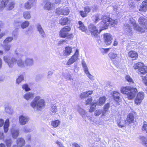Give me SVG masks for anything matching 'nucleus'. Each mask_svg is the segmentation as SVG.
Here are the masks:
<instances>
[{"label": "nucleus", "instance_id": "nucleus-53", "mask_svg": "<svg viewBox=\"0 0 147 147\" xmlns=\"http://www.w3.org/2000/svg\"><path fill=\"white\" fill-rule=\"evenodd\" d=\"M92 101V98L91 97H89L85 102V104L86 105L90 104L91 103Z\"/></svg>", "mask_w": 147, "mask_h": 147}, {"label": "nucleus", "instance_id": "nucleus-46", "mask_svg": "<svg viewBox=\"0 0 147 147\" xmlns=\"http://www.w3.org/2000/svg\"><path fill=\"white\" fill-rule=\"evenodd\" d=\"M24 78L23 75H21L19 76L16 80V83L19 84L22 81L24 80Z\"/></svg>", "mask_w": 147, "mask_h": 147}, {"label": "nucleus", "instance_id": "nucleus-16", "mask_svg": "<svg viewBox=\"0 0 147 147\" xmlns=\"http://www.w3.org/2000/svg\"><path fill=\"white\" fill-rule=\"evenodd\" d=\"M25 67H30L34 64V60L32 58H26L24 60Z\"/></svg>", "mask_w": 147, "mask_h": 147}, {"label": "nucleus", "instance_id": "nucleus-62", "mask_svg": "<svg viewBox=\"0 0 147 147\" xmlns=\"http://www.w3.org/2000/svg\"><path fill=\"white\" fill-rule=\"evenodd\" d=\"M53 72L51 71H49L48 72L47 76L49 78H50L51 76L52 75Z\"/></svg>", "mask_w": 147, "mask_h": 147}, {"label": "nucleus", "instance_id": "nucleus-8", "mask_svg": "<svg viewBox=\"0 0 147 147\" xmlns=\"http://www.w3.org/2000/svg\"><path fill=\"white\" fill-rule=\"evenodd\" d=\"M79 55V51L78 50H76L74 54L68 59L66 63V65H70L76 61L78 59Z\"/></svg>", "mask_w": 147, "mask_h": 147}, {"label": "nucleus", "instance_id": "nucleus-23", "mask_svg": "<svg viewBox=\"0 0 147 147\" xmlns=\"http://www.w3.org/2000/svg\"><path fill=\"white\" fill-rule=\"evenodd\" d=\"M57 109L56 106H52L50 108L49 113L51 115H54L57 112Z\"/></svg>", "mask_w": 147, "mask_h": 147}, {"label": "nucleus", "instance_id": "nucleus-51", "mask_svg": "<svg viewBox=\"0 0 147 147\" xmlns=\"http://www.w3.org/2000/svg\"><path fill=\"white\" fill-rule=\"evenodd\" d=\"M102 110L99 109L96 110L94 112V115L95 116H98L102 113Z\"/></svg>", "mask_w": 147, "mask_h": 147}, {"label": "nucleus", "instance_id": "nucleus-39", "mask_svg": "<svg viewBox=\"0 0 147 147\" xmlns=\"http://www.w3.org/2000/svg\"><path fill=\"white\" fill-rule=\"evenodd\" d=\"M3 47L5 51H9L10 49L11 45L7 43H3Z\"/></svg>", "mask_w": 147, "mask_h": 147}, {"label": "nucleus", "instance_id": "nucleus-26", "mask_svg": "<svg viewBox=\"0 0 147 147\" xmlns=\"http://www.w3.org/2000/svg\"><path fill=\"white\" fill-rule=\"evenodd\" d=\"M128 56L131 58H135L134 60L135 59L138 57V54L136 52L134 51H129L128 54Z\"/></svg>", "mask_w": 147, "mask_h": 147}, {"label": "nucleus", "instance_id": "nucleus-41", "mask_svg": "<svg viewBox=\"0 0 147 147\" xmlns=\"http://www.w3.org/2000/svg\"><path fill=\"white\" fill-rule=\"evenodd\" d=\"M30 23L28 21H26L22 23L21 24V27L23 29L28 27Z\"/></svg>", "mask_w": 147, "mask_h": 147}, {"label": "nucleus", "instance_id": "nucleus-58", "mask_svg": "<svg viewBox=\"0 0 147 147\" xmlns=\"http://www.w3.org/2000/svg\"><path fill=\"white\" fill-rule=\"evenodd\" d=\"M99 20H100V16L98 15H96L95 16V19L94 22L97 23Z\"/></svg>", "mask_w": 147, "mask_h": 147}, {"label": "nucleus", "instance_id": "nucleus-40", "mask_svg": "<svg viewBox=\"0 0 147 147\" xmlns=\"http://www.w3.org/2000/svg\"><path fill=\"white\" fill-rule=\"evenodd\" d=\"M125 80L130 84H133L134 83V81L131 77L129 75H127L125 77Z\"/></svg>", "mask_w": 147, "mask_h": 147}, {"label": "nucleus", "instance_id": "nucleus-38", "mask_svg": "<svg viewBox=\"0 0 147 147\" xmlns=\"http://www.w3.org/2000/svg\"><path fill=\"white\" fill-rule=\"evenodd\" d=\"M69 12V9L67 7L64 8L63 10H61L60 13L62 15H64L68 14Z\"/></svg>", "mask_w": 147, "mask_h": 147}, {"label": "nucleus", "instance_id": "nucleus-31", "mask_svg": "<svg viewBox=\"0 0 147 147\" xmlns=\"http://www.w3.org/2000/svg\"><path fill=\"white\" fill-rule=\"evenodd\" d=\"M131 88V87L128 86L122 87L121 89V92L122 93L127 95Z\"/></svg>", "mask_w": 147, "mask_h": 147}, {"label": "nucleus", "instance_id": "nucleus-52", "mask_svg": "<svg viewBox=\"0 0 147 147\" xmlns=\"http://www.w3.org/2000/svg\"><path fill=\"white\" fill-rule=\"evenodd\" d=\"M95 105V104H93L91 105L90 108L89 110V112H92L95 110L96 105Z\"/></svg>", "mask_w": 147, "mask_h": 147}, {"label": "nucleus", "instance_id": "nucleus-29", "mask_svg": "<svg viewBox=\"0 0 147 147\" xmlns=\"http://www.w3.org/2000/svg\"><path fill=\"white\" fill-rule=\"evenodd\" d=\"M23 16L24 19L26 20L30 19L31 17V15L30 11H25L23 13Z\"/></svg>", "mask_w": 147, "mask_h": 147}, {"label": "nucleus", "instance_id": "nucleus-44", "mask_svg": "<svg viewBox=\"0 0 147 147\" xmlns=\"http://www.w3.org/2000/svg\"><path fill=\"white\" fill-rule=\"evenodd\" d=\"M22 88L26 91H28L30 90L31 89L29 87L28 85L26 84H23L22 86Z\"/></svg>", "mask_w": 147, "mask_h": 147}, {"label": "nucleus", "instance_id": "nucleus-7", "mask_svg": "<svg viewBox=\"0 0 147 147\" xmlns=\"http://www.w3.org/2000/svg\"><path fill=\"white\" fill-rule=\"evenodd\" d=\"M15 4L14 1H9V0H2L1 7L3 8H5L7 10H10L14 7Z\"/></svg>", "mask_w": 147, "mask_h": 147}, {"label": "nucleus", "instance_id": "nucleus-12", "mask_svg": "<svg viewBox=\"0 0 147 147\" xmlns=\"http://www.w3.org/2000/svg\"><path fill=\"white\" fill-rule=\"evenodd\" d=\"M138 92L137 89L131 88L127 94V98L129 100H132L135 97L136 94Z\"/></svg>", "mask_w": 147, "mask_h": 147}, {"label": "nucleus", "instance_id": "nucleus-28", "mask_svg": "<svg viewBox=\"0 0 147 147\" xmlns=\"http://www.w3.org/2000/svg\"><path fill=\"white\" fill-rule=\"evenodd\" d=\"M63 75L68 80L71 81L73 80L71 74L69 73L68 71H66L64 72L63 74Z\"/></svg>", "mask_w": 147, "mask_h": 147}, {"label": "nucleus", "instance_id": "nucleus-61", "mask_svg": "<svg viewBox=\"0 0 147 147\" xmlns=\"http://www.w3.org/2000/svg\"><path fill=\"white\" fill-rule=\"evenodd\" d=\"M84 71L85 74H86L89 73L88 71V68L87 67L84 68Z\"/></svg>", "mask_w": 147, "mask_h": 147}, {"label": "nucleus", "instance_id": "nucleus-19", "mask_svg": "<svg viewBox=\"0 0 147 147\" xmlns=\"http://www.w3.org/2000/svg\"><path fill=\"white\" fill-rule=\"evenodd\" d=\"M139 11H145L147 10V0H144L142 3V6L139 9Z\"/></svg>", "mask_w": 147, "mask_h": 147}, {"label": "nucleus", "instance_id": "nucleus-13", "mask_svg": "<svg viewBox=\"0 0 147 147\" xmlns=\"http://www.w3.org/2000/svg\"><path fill=\"white\" fill-rule=\"evenodd\" d=\"M29 118L23 115L20 116L19 118V122L21 125H24L27 123L29 120Z\"/></svg>", "mask_w": 147, "mask_h": 147}, {"label": "nucleus", "instance_id": "nucleus-17", "mask_svg": "<svg viewBox=\"0 0 147 147\" xmlns=\"http://www.w3.org/2000/svg\"><path fill=\"white\" fill-rule=\"evenodd\" d=\"M11 134L13 138H16L19 135L18 129L16 127L12 128L11 129Z\"/></svg>", "mask_w": 147, "mask_h": 147}, {"label": "nucleus", "instance_id": "nucleus-48", "mask_svg": "<svg viewBox=\"0 0 147 147\" xmlns=\"http://www.w3.org/2000/svg\"><path fill=\"white\" fill-rule=\"evenodd\" d=\"M13 40V38L12 37H7L4 41L3 43H7L9 42H10Z\"/></svg>", "mask_w": 147, "mask_h": 147}, {"label": "nucleus", "instance_id": "nucleus-42", "mask_svg": "<svg viewBox=\"0 0 147 147\" xmlns=\"http://www.w3.org/2000/svg\"><path fill=\"white\" fill-rule=\"evenodd\" d=\"M5 111L9 114H11L13 113V110L11 108L8 106H6L5 107Z\"/></svg>", "mask_w": 147, "mask_h": 147}, {"label": "nucleus", "instance_id": "nucleus-55", "mask_svg": "<svg viewBox=\"0 0 147 147\" xmlns=\"http://www.w3.org/2000/svg\"><path fill=\"white\" fill-rule=\"evenodd\" d=\"M84 10L85 12L87 14L90 11L91 9L89 7L86 6L84 8Z\"/></svg>", "mask_w": 147, "mask_h": 147}, {"label": "nucleus", "instance_id": "nucleus-14", "mask_svg": "<svg viewBox=\"0 0 147 147\" xmlns=\"http://www.w3.org/2000/svg\"><path fill=\"white\" fill-rule=\"evenodd\" d=\"M72 49L71 47H66L63 51V55L65 57H67L71 55L72 52Z\"/></svg>", "mask_w": 147, "mask_h": 147}, {"label": "nucleus", "instance_id": "nucleus-27", "mask_svg": "<svg viewBox=\"0 0 147 147\" xmlns=\"http://www.w3.org/2000/svg\"><path fill=\"white\" fill-rule=\"evenodd\" d=\"M106 98L105 96H102L100 98L96 103V104L99 105H102L105 102Z\"/></svg>", "mask_w": 147, "mask_h": 147}, {"label": "nucleus", "instance_id": "nucleus-50", "mask_svg": "<svg viewBox=\"0 0 147 147\" xmlns=\"http://www.w3.org/2000/svg\"><path fill=\"white\" fill-rule=\"evenodd\" d=\"M142 129L143 131H145L147 133V122L146 121L144 122V125L142 127Z\"/></svg>", "mask_w": 147, "mask_h": 147}, {"label": "nucleus", "instance_id": "nucleus-24", "mask_svg": "<svg viewBox=\"0 0 147 147\" xmlns=\"http://www.w3.org/2000/svg\"><path fill=\"white\" fill-rule=\"evenodd\" d=\"M113 94L114 100L117 102H120L121 100L120 97V94L117 92H114Z\"/></svg>", "mask_w": 147, "mask_h": 147}, {"label": "nucleus", "instance_id": "nucleus-5", "mask_svg": "<svg viewBox=\"0 0 147 147\" xmlns=\"http://www.w3.org/2000/svg\"><path fill=\"white\" fill-rule=\"evenodd\" d=\"M133 67L135 69H138L137 72L141 76L147 73V67L142 63L138 62L134 64Z\"/></svg>", "mask_w": 147, "mask_h": 147}, {"label": "nucleus", "instance_id": "nucleus-63", "mask_svg": "<svg viewBox=\"0 0 147 147\" xmlns=\"http://www.w3.org/2000/svg\"><path fill=\"white\" fill-rule=\"evenodd\" d=\"M82 65L83 68L87 67L86 64L84 61H82Z\"/></svg>", "mask_w": 147, "mask_h": 147}, {"label": "nucleus", "instance_id": "nucleus-11", "mask_svg": "<svg viewBox=\"0 0 147 147\" xmlns=\"http://www.w3.org/2000/svg\"><path fill=\"white\" fill-rule=\"evenodd\" d=\"M104 42L107 45H110L112 43L113 38L109 33H105L104 35Z\"/></svg>", "mask_w": 147, "mask_h": 147}, {"label": "nucleus", "instance_id": "nucleus-9", "mask_svg": "<svg viewBox=\"0 0 147 147\" xmlns=\"http://www.w3.org/2000/svg\"><path fill=\"white\" fill-rule=\"evenodd\" d=\"M88 30L90 32L92 36L96 37L100 32L96 26L93 24H90L88 26Z\"/></svg>", "mask_w": 147, "mask_h": 147}, {"label": "nucleus", "instance_id": "nucleus-33", "mask_svg": "<svg viewBox=\"0 0 147 147\" xmlns=\"http://www.w3.org/2000/svg\"><path fill=\"white\" fill-rule=\"evenodd\" d=\"M60 123V121L59 120L52 121L51 123V125L53 127L56 128L58 127Z\"/></svg>", "mask_w": 147, "mask_h": 147}, {"label": "nucleus", "instance_id": "nucleus-60", "mask_svg": "<svg viewBox=\"0 0 147 147\" xmlns=\"http://www.w3.org/2000/svg\"><path fill=\"white\" fill-rule=\"evenodd\" d=\"M73 147H83L82 145H80L76 143H73L72 144Z\"/></svg>", "mask_w": 147, "mask_h": 147}, {"label": "nucleus", "instance_id": "nucleus-3", "mask_svg": "<svg viewBox=\"0 0 147 147\" xmlns=\"http://www.w3.org/2000/svg\"><path fill=\"white\" fill-rule=\"evenodd\" d=\"M30 106L34 109L40 111L43 109L45 106V101L40 97L37 96L35 97L30 103Z\"/></svg>", "mask_w": 147, "mask_h": 147}, {"label": "nucleus", "instance_id": "nucleus-1", "mask_svg": "<svg viewBox=\"0 0 147 147\" xmlns=\"http://www.w3.org/2000/svg\"><path fill=\"white\" fill-rule=\"evenodd\" d=\"M138 21L140 26L136 24V21L133 18H130L129 19V24L132 25L135 30L141 33L146 32L147 26L145 24L146 20L143 17H140Z\"/></svg>", "mask_w": 147, "mask_h": 147}, {"label": "nucleus", "instance_id": "nucleus-30", "mask_svg": "<svg viewBox=\"0 0 147 147\" xmlns=\"http://www.w3.org/2000/svg\"><path fill=\"white\" fill-rule=\"evenodd\" d=\"M69 19L67 18H62L59 20V24L62 25H64L67 24Z\"/></svg>", "mask_w": 147, "mask_h": 147}, {"label": "nucleus", "instance_id": "nucleus-64", "mask_svg": "<svg viewBox=\"0 0 147 147\" xmlns=\"http://www.w3.org/2000/svg\"><path fill=\"white\" fill-rule=\"evenodd\" d=\"M5 35V32H2L0 33V39L2 38V37Z\"/></svg>", "mask_w": 147, "mask_h": 147}, {"label": "nucleus", "instance_id": "nucleus-2", "mask_svg": "<svg viewBox=\"0 0 147 147\" xmlns=\"http://www.w3.org/2000/svg\"><path fill=\"white\" fill-rule=\"evenodd\" d=\"M3 60L7 63L9 67H12L14 64L17 63L18 66L20 67H25L24 61L21 59L17 60L14 57H11L8 55H5L3 57Z\"/></svg>", "mask_w": 147, "mask_h": 147}, {"label": "nucleus", "instance_id": "nucleus-18", "mask_svg": "<svg viewBox=\"0 0 147 147\" xmlns=\"http://www.w3.org/2000/svg\"><path fill=\"white\" fill-rule=\"evenodd\" d=\"M35 0H29L24 4L25 7L28 9H30L33 5Z\"/></svg>", "mask_w": 147, "mask_h": 147}, {"label": "nucleus", "instance_id": "nucleus-56", "mask_svg": "<svg viewBox=\"0 0 147 147\" xmlns=\"http://www.w3.org/2000/svg\"><path fill=\"white\" fill-rule=\"evenodd\" d=\"M86 75L91 80H94V77L90 73L86 74Z\"/></svg>", "mask_w": 147, "mask_h": 147}, {"label": "nucleus", "instance_id": "nucleus-43", "mask_svg": "<svg viewBox=\"0 0 147 147\" xmlns=\"http://www.w3.org/2000/svg\"><path fill=\"white\" fill-rule=\"evenodd\" d=\"M12 140L11 139H7L5 141V142L7 147H10L12 143Z\"/></svg>", "mask_w": 147, "mask_h": 147}, {"label": "nucleus", "instance_id": "nucleus-25", "mask_svg": "<svg viewBox=\"0 0 147 147\" xmlns=\"http://www.w3.org/2000/svg\"><path fill=\"white\" fill-rule=\"evenodd\" d=\"M52 6L53 4L50 1V0H47L44 6L45 8L47 10H49L52 8Z\"/></svg>", "mask_w": 147, "mask_h": 147}, {"label": "nucleus", "instance_id": "nucleus-45", "mask_svg": "<svg viewBox=\"0 0 147 147\" xmlns=\"http://www.w3.org/2000/svg\"><path fill=\"white\" fill-rule=\"evenodd\" d=\"M124 26L127 32L129 33L131 32L132 29L129 24L126 23L124 24Z\"/></svg>", "mask_w": 147, "mask_h": 147}, {"label": "nucleus", "instance_id": "nucleus-4", "mask_svg": "<svg viewBox=\"0 0 147 147\" xmlns=\"http://www.w3.org/2000/svg\"><path fill=\"white\" fill-rule=\"evenodd\" d=\"M102 20V22L101 24H102L103 26L100 29V32L103 30L107 29V27L109 25H113L114 23H115V20L105 15L103 16Z\"/></svg>", "mask_w": 147, "mask_h": 147}, {"label": "nucleus", "instance_id": "nucleus-37", "mask_svg": "<svg viewBox=\"0 0 147 147\" xmlns=\"http://www.w3.org/2000/svg\"><path fill=\"white\" fill-rule=\"evenodd\" d=\"M78 24L79 25V28L83 32H85L86 31L87 29L84 26V24L81 21L78 22Z\"/></svg>", "mask_w": 147, "mask_h": 147}, {"label": "nucleus", "instance_id": "nucleus-49", "mask_svg": "<svg viewBox=\"0 0 147 147\" xmlns=\"http://www.w3.org/2000/svg\"><path fill=\"white\" fill-rule=\"evenodd\" d=\"M108 55L110 59H113L117 57V55L116 54L111 53L109 54Z\"/></svg>", "mask_w": 147, "mask_h": 147}, {"label": "nucleus", "instance_id": "nucleus-34", "mask_svg": "<svg viewBox=\"0 0 147 147\" xmlns=\"http://www.w3.org/2000/svg\"><path fill=\"white\" fill-rule=\"evenodd\" d=\"M17 143L19 146H22L25 144V141L23 138H20L18 139Z\"/></svg>", "mask_w": 147, "mask_h": 147}, {"label": "nucleus", "instance_id": "nucleus-32", "mask_svg": "<svg viewBox=\"0 0 147 147\" xmlns=\"http://www.w3.org/2000/svg\"><path fill=\"white\" fill-rule=\"evenodd\" d=\"M78 110L80 115L83 117L84 118L86 117V112L84 109L82 108L78 107Z\"/></svg>", "mask_w": 147, "mask_h": 147}, {"label": "nucleus", "instance_id": "nucleus-59", "mask_svg": "<svg viewBox=\"0 0 147 147\" xmlns=\"http://www.w3.org/2000/svg\"><path fill=\"white\" fill-rule=\"evenodd\" d=\"M56 143L59 146V147H64L61 143L58 141L56 142Z\"/></svg>", "mask_w": 147, "mask_h": 147}, {"label": "nucleus", "instance_id": "nucleus-54", "mask_svg": "<svg viewBox=\"0 0 147 147\" xmlns=\"http://www.w3.org/2000/svg\"><path fill=\"white\" fill-rule=\"evenodd\" d=\"M80 14L82 17H85L87 16V13L84 11H80Z\"/></svg>", "mask_w": 147, "mask_h": 147}, {"label": "nucleus", "instance_id": "nucleus-20", "mask_svg": "<svg viewBox=\"0 0 147 147\" xmlns=\"http://www.w3.org/2000/svg\"><path fill=\"white\" fill-rule=\"evenodd\" d=\"M37 29L41 36L42 38L45 37L46 35L45 32L40 24H38L37 25Z\"/></svg>", "mask_w": 147, "mask_h": 147}, {"label": "nucleus", "instance_id": "nucleus-6", "mask_svg": "<svg viewBox=\"0 0 147 147\" xmlns=\"http://www.w3.org/2000/svg\"><path fill=\"white\" fill-rule=\"evenodd\" d=\"M71 30L70 27L66 26L62 28L59 31V36L61 38L70 39L73 37L72 34L69 33L68 32Z\"/></svg>", "mask_w": 147, "mask_h": 147}, {"label": "nucleus", "instance_id": "nucleus-36", "mask_svg": "<svg viewBox=\"0 0 147 147\" xmlns=\"http://www.w3.org/2000/svg\"><path fill=\"white\" fill-rule=\"evenodd\" d=\"M9 126V120L8 119H7L5 123L4 126V130L5 132H7L8 130V127Z\"/></svg>", "mask_w": 147, "mask_h": 147}, {"label": "nucleus", "instance_id": "nucleus-10", "mask_svg": "<svg viewBox=\"0 0 147 147\" xmlns=\"http://www.w3.org/2000/svg\"><path fill=\"white\" fill-rule=\"evenodd\" d=\"M144 97V93L143 92H139L135 100V103L138 105H140L142 102Z\"/></svg>", "mask_w": 147, "mask_h": 147}, {"label": "nucleus", "instance_id": "nucleus-15", "mask_svg": "<svg viewBox=\"0 0 147 147\" xmlns=\"http://www.w3.org/2000/svg\"><path fill=\"white\" fill-rule=\"evenodd\" d=\"M134 120V116L133 115L132 113H129L127 115L125 121L126 124H129L133 123Z\"/></svg>", "mask_w": 147, "mask_h": 147}, {"label": "nucleus", "instance_id": "nucleus-57", "mask_svg": "<svg viewBox=\"0 0 147 147\" xmlns=\"http://www.w3.org/2000/svg\"><path fill=\"white\" fill-rule=\"evenodd\" d=\"M109 104L107 103L105 104L104 107V109L108 111V109L109 107Z\"/></svg>", "mask_w": 147, "mask_h": 147}, {"label": "nucleus", "instance_id": "nucleus-35", "mask_svg": "<svg viewBox=\"0 0 147 147\" xmlns=\"http://www.w3.org/2000/svg\"><path fill=\"white\" fill-rule=\"evenodd\" d=\"M117 123L118 126L121 128L124 127L125 125L126 124L125 121L121 120L117 121Z\"/></svg>", "mask_w": 147, "mask_h": 147}, {"label": "nucleus", "instance_id": "nucleus-47", "mask_svg": "<svg viewBox=\"0 0 147 147\" xmlns=\"http://www.w3.org/2000/svg\"><path fill=\"white\" fill-rule=\"evenodd\" d=\"M141 140L143 142L145 147H147V139L144 136H140Z\"/></svg>", "mask_w": 147, "mask_h": 147}, {"label": "nucleus", "instance_id": "nucleus-21", "mask_svg": "<svg viewBox=\"0 0 147 147\" xmlns=\"http://www.w3.org/2000/svg\"><path fill=\"white\" fill-rule=\"evenodd\" d=\"M34 97V94L31 92H27L23 95V98L27 100L32 99Z\"/></svg>", "mask_w": 147, "mask_h": 147}, {"label": "nucleus", "instance_id": "nucleus-22", "mask_svg": "<svg viewBox=\"0 0 147 147\" xmlns=\"http://www.w3.org/2000/svg\"><path fill=\"white\" fill-rule=\"evenodd\" d=\"M92 91H86L85 92L81 93L80 95V97L81 98H85L88 97L90 95L92 94Z\"/></svg>", "mask_w": 147, "mask_h": 147}]
</instances>
